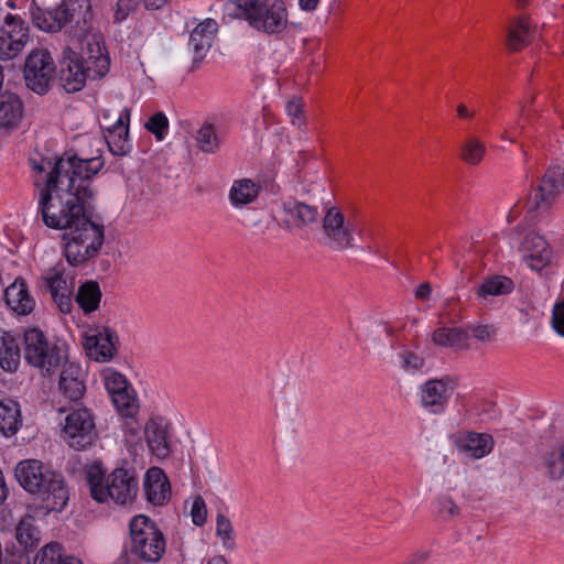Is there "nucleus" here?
I'll return each mask as SVG.
<instances>
[{"label":"nucleus","instance_id":"1","mask_svg":"<svg viewBox=\"0 0 564 564\" xmlns=\"http://www.w3.org/2000/svg\"><path fill=\"white\" fill-rule=\"evenodd\" d=\"M104 164L101 154L83 158L66 151L53 164L48 162L50 171L34 181L37 215L46 227L64 230V256L73 267L96 258L105 241V226L91 215V181Z\"/></svg>","mask_w":564,"mask_h":564},{"label":"nucleus","instance_id":"2","mask_svg":"<svg viewBox=\"0 0 564 564\" xmlns=\"http://www.w3.org/2000/svg\"><path fill=\"white\" fill-rule=\"evenodd\" d=\"M29 13L33 25L41 31L57 33L68 26V45H86L93 42L105 45L102 34L94 26L90 0H62L50 9H44L32 0Z\"/></svg>","mask_w":564,"mask_h":564},{"label":"nucleus","instance_id":"3","mask_svg":"<svg viewBox=\"0 0 564 564\" xmlns=\"http://www.w3.org/2000/svg\"><path fill=\"white\" fill-rule=\"evenodd\" d=\"M110 68L106 45L97 42L86 45H67L59 61L58 82L68 94L80 91L87 79L105 77Z\"/></svg>","mask_w":564,"mask_h":564},{"label":"nucleus","instance_id":"4","mask_svg":"<svg viewBox=\"0 0 564 564\" xmlns=\"http://www.w3.org/2000/svg\"><path fill=\"white\" fill-rule=\"evenodd\" d=\"M90 496L99 503L112 501L119 506L132 503L137 498L139 481L133 469L117 467L107 474L100 462L93 463L86 473Z\"/></svg>","mask_w":564,"mask_h":564},{"label":"nucleus","instance_id":"5","mask_svg":"<svg viewBox=\"0 0 564 564\" xmlns=\"http://www.w3.org/2000/svg\"><path fill=\"white\" fill-rule=\"evenodd\" d=\"M130 539L121 555L122 564L158 563L166 550L164 534L149 517L134 516L129 523Z\"/></svg>","mask_w":564,"mask_h":564},{"label":"nucleus","instance_id":"6","mask_svg":"<svg viewBox=\"0 0 564 564\" xmlns=\"http://www.w3.org/2000/svg\"><path fill=\"white\" fill-rule=\"evenodd\" d=\"M24 358L26 362L39 369L44 376L56 373L67 361L68 347L59 339L50 338L40 328L33 327L24 332Z\"/></svg>","mask_w":564,"mask_h":564},{"label":"nucleus","instance_id":"7","mask_svg":"<svg viewBox=\"0 0 564 564\" xmlns=\"http://www.w3.org/2000/svg\"><path fill=\"white\" fill-rule=\"evenodd\" d=\"M238 15L268 35L282 33L288 26V9L283 0H236Z\"/></svg>","mask_w":564,"mask_h":564},{"label":"nucleus","instance_id":"8","mask_svg":"<svg viewBox=\"0 0 564 564\" xmlns=\"http://www.w3.org/2000/svg\"><path fill=\"white\" fill-rule=\"evenodd\" d=\"M358 230V223L354 213L345 215L336 206L327 209L323 218V232L325 245L335 251H343L355 247L354 234Z\"/></svg>","mask_w":564,"mask_h":564},{"label":"nucleus","instance_id":"9","mask_svg":"<svg viewBox=\"0 0 564 564\" xmlns=\"http://www.w3.org/2000/svg\"><path fill=\"white\" fill-rule=\"evenodd\" d=\"M55 72L56 65L52 54L45 48H34L25 58L23 78L29 89L37 95H44L50 89Z\"/></svg>","mask_w":564,"mask_h":564},{"label":"nucleus","instance_id":"10","mask_svg":"<svg viewBox=\"0 0 564 564\" xmlns=\"http://www.w3.org/2000/svg\"><path fill=\"white\" fill-rule=\"evenodd\" d=\"M67 444L82 451L90 446L96 437V426L91 412L86 408L73 410L66 417L63 427Z\"/></svg>","mask_w":564,"mask_h":564},{"label":"nucleus","instance_id":"11","mask_svg":"<svg viewBox=\"0 0 564 564\" xmlns=\"http://www.w3.org/2000/svg\"><path fill=\"white\" fill-rule=\"evenodd\" d=\"M457 384V379L451 376L425 381L419 388L421 406L431 414H443Z\"/></svg>","mask_w":564,"mask_h":564},{"label":"nucleus","instance_id":"12","mask_svg":"<svg viewBox=\"0 0 564 564\" xmlns=\"http://www.w3.org/2000/svg\"><path fill=\"white\" fill-rule=\"evenodd\" d=\"M564 192V167L554 165L547 169L540 185L529 197V210L546 212Z\"/></svg>","mask_w":564,"mask_h":564},{"label":"nucleus","instance_id":"13","mask_svg":"<svg viewBox=\"0 0 564 564\" xmlns=\"http://www.w3.org/2000/svg\"><path fill=\"white\" fill-rule=\"evenodd\" d=\"M28 41V23L20 17L8 13L0 29V58H14L23 51Z\"/></svg>","mask_w":564,"mask_h":564},{"label":"nucleus","instance_id":"14","mask_svg":"<svg viewBox=\"0 0 564 564\" xmlns=\"http://www.w3.org/2000/svg\"><path fill=\"white\" fill-rule=\"evenodd\" d=\"M48 475L56 480V485L52 486V481L48 480L50 484L45 481L41 485V492H30L40 501V508L44 514L63 511L69 500V490L64 476L54 469ZM46 478L50 479V477Z\"/></svg>","mask_w":564,"mask_h":564},{"label":"nucleus","instance_id":"15","mask_svg":"<svg viewBox=\"0 0 564 564\" xmlns=\"http://www.w3.org/2000/svg\"><path fill=\"white\" fill-rule=\"evenodd\" d=\"M53 469L39 459H24L20 462L14 469V476L19 485L26 492H41V485L50 484L46 477H51L48 473ZM52 486L56 485L54 478H50Z\"/></svg>","mask_w":564,"mask_h":564},{"label":"nucleus","instance_id":"16","mask_svg":"<svg viewBox=\"0 0 564 564\" xmlns=\"http://www.w3.org/2000/svg\"><path fill=\"white\" fill-rule=\"evenodd\" d=\"M317 218L318 209L316 206L294 198H289L282 203V219L280 226L288 231L303 229L316 223Z\"/></svg>","mask_w":564,"mask_h":564},{"label":"nucleus","instance_id":"17","mask_svg":"<svg viewBox=\"0 0 564 564\" xmlns=\"http://www.w3.org/2000/svg\"><path fill=\"white\" fill-rule=\"evenodd\" d=\"M217 31V22L213 19H205L191 32L188 47L193 52L192 69L197 68L206 57Z\"/></svg>","mask_w":564,"mask_h":564},{"label":"nucleus","instance_id":"18","mask_svg":"<svg viewBox=\"0 0 564 564\" xmlns=\"http://www.w3.org/2000/svg\"><path fill=\"white\" fill-rule=\"evenodd\" d=\"M521 250L525 263L534 271H541L552 258L547 241L535 232H530L524 237Z\"/></svg>","mask_w":564,"mask_h":564},{"label":"nucleus","instance_id":"19","mask_svg":"<svg viewBox=\"0 0 564 564\" xmlns=\"http://www.w3.org/2000/svg\"><path fill=\"white\" fill-rule=\"evenodd\" d=\"M58 371V388L62 393L72 401L80 400L86 391L82 367L77 362L67 359Z\"/></svg>","mask_w":564,"mask_h":564},{"label":"nucleus","instance_id":"20","mask_svg":"<svg viewBox=\"0 0 564 564\" xmlns=\"http://www.w3.org/2000/svg\"><path fill=\"white\" fill-rule=\"evenodd\" d=\"M130 109L123 108L117 122L108 129L106 142L109 151L116 156H124L130 153L132 145L129 140Z\"/></svg>","mask_w":564,"mask_h":564},{"label":"nucleus","instance_id":"21","mask_svg":"<svg viewBox=\"0 0 564 564\" xmlns=\"http://www.w3.org/2000/svg\"><path fill=\"white\" fill-rule=\"evenodd\" d=\"M144 495L153 506H163L171 497V484L160 467H151L144 476Z\"/></svg>","mask_w":564,"mask_h":564},{"label":"nucleus","instance_id":"22","mask_svg":"<svg viewBox=\"0 0 564 564\" xmlns=\"http://www.w3.org/2000/svg\"><path fill=\"white\" fill-rule=\"evenodd\" d=\"M44 281L58 310L63 314H69L73 308L72 291L63 276L62 270L58 268L50 269L44 276Z\"/></svg>","mask_w":564,"mask_h":564},{"label":"nucleus","instance_id":"23","mask_svg":"<svg viewBox=\"0 0 564 564\" xmlns=\"http://www.w3.org/2000/svg\"><path fill=\"white\" fill-rule=\"evenodd\" d=\"M6 304L18 315H29L35 307L28 284L22 278H17L4 291Z\"/></svg>","mask_w":564,"mask_h":564},{"label":"nucleus","instance_id":"24","mask_svg":"<svg viewBox=\"0 0 564 564\" xmlns=\"http://www.w3.org/2000/svg\"><path fill=\"white\" fill-rule=\"evenodd\" d=\"M227 131L213 121H204L196 132L195 141L199 151L207 154L217 153L226 141Z\"/></svg>","mask_w":564,"mask_h":564},{"label":"nucleus","instance_id":"25","mask_svg":"<svg viewBox=\"0 0 564 564\" xmlns=\"http://www.w3.org/2000/svg\"><path fill=\"white\" fill-rule=\"evenodd\" d=\"M117 341L118 336L116 332L109 327H105L96 335L88 338L90 355L94 356L97 361H108L117 351Z\"/></svg>","mask_w":564,"mask_h":564},{"label":"nucleus","instance_id":"26","mask_svg":"<svg viewBox=\"0 0 564 564\" xmlns=\"http://www.w3.org/2000/svg\"><path fill=\"white\" fill-rule=\"evenodd\" d=\"M261 192V184L251 178H238L229 189V202L235 208H242L254 203Z\"/></svg>","mask_w":564,"mask_h":564},{"label":"nucleus","instance_id":"27","mask_svg":"<svg viewBox=\"0 0 564 564\" xmlns=\"http://www.w3.org/2000/svg\"><path fill=\"white\" fill-rule=\"evenodd\" d=\"M456 444L459 451L478 459L485 457L492 451L494 438L486 433L469 432L460 436Z\"/></svg>","mask_w":564,"mask_h":564},{"label":"nucleus","instance_id":"28","mask_svg":"<svg viewBox=\"0 0 564 564\" xmlns=\"http://www.w3.org/2000/svg\"><path fill=\"white\" fill-rule=\"evenodd\" d=\"M23 116V104L13 93L0 94V127L12 129L18 127Z\"/></svg>","mask_w":564,"mask_h":564},{"label":"nucleus","instance_id":"29","mask_svg":"<svg viewBox=\"0 0 564 564\" xmlns=\"http://www.w3.org/2000/svg\"><path fill=\"white\" fill-rule=\"evenodd\" d=\"M21 359V350L15 336L0 330V368L7 372L17 371Z\"/></svg>","mask_w":564,"mask_h":564},{"label":"nucleus","instance_id":"30","mask_svg":"<svg viewBox=\"0 0 564 564\" xmlns=\"http://www.w3.org/2000/svg\"><path fill=\"white\" fill-rule=\"evenodd\" d=\"M148 446L158 458H165L170 454L166 429L160 421L150 420L144 429Z\"/></svg>","mask_w":564,"mask_h":564},{"label":"nucleus","instance_id":"31","mask_svg":"<svg viewBox=\"0 0 564 564\" xmlns=\"http://www.w3.org/2000/svg\"><path fill=\"white\" fill-rule=\"evenodd\" d=\"M22 425L20 405L12 399L0 401V433L9 437L14 435Z\"/></svg>","mask_w":564,"mask_h":564},{"label":"nucleus","instance_id":"32","mask_svg":"<svg viewBox=\"0 0 564 564\" xmlns=\"http://www.w3.org/2000/svg\"><path fill=\"white\" fill-rule=\"evenodd\" d=\"M101 290L97 281L88 280L82 283L75 295V301L82 311L87 315L99 308Z\"/></svg>","mask_w":564,"mask_h":564},{"label":"nucleus","instance_id":"33","mask_svg":"<svg viewBox=\"0 0 564 564\" xmlns=\"http://www.w3.org/2000/svg\"><path fill=\"white\" fill-rule=\"evenodd\" d=\"M533 32L529 20L519 18L514 20L508 28L506 45L509 51L517 52L531 42Z\"/></svg>","mask_w":564,"mask_h":564},{"label":"nucleus","instance_id":"34","mask_svg":"<svg viewBox=\"0 0 564 564\" xmlns=\"http://www.w3.org/2000/svg\"><path fill=\"white\" fill-rule=\"evenodd\" d=\"M432 341L441 347L462 348L467 341V330L458 327H438L432 334Z\"/></svg>","mask_w":564,"mask_h":564},{"label":"nucleus","instance_id":"35","mask_svg":"<svg viewBox=\"0 0 564 564\" xmlns=\"http://www.w3.org/2000/svg\"><path fill=\"white\" fill-rule=\"evenodd\" d=\"M15 536L18 542L24 546L23 551L36 546L41 540V531L34 523V517L26 514L23 517L18 527Z\"/></svg>","mask_w":564,"mask_h":564},{"label":"nucleus","instance_id":"36","mask_svg":"<svg viewBox=\"0 0 564 564\" xmlns=\"http://www.w3.org/2000/svg\"><path fill=\"white\" fill-rule=\"evenodd\" d=\"M513 290V282L506 276H492L486 279L477 289L479 297L499 296L511 293Z\"/></svg>","mask_w":564,"mask_h":564},{"label":"nucleus","instance_id":"37","mask_svg":"<svg viewBox=\"0 0 564 564\" xmlns=\"http://www.w3.org/2000/svg\"><path fill=\"white\" fill-rule=\"evenodd\" d=\"M486 147L476 137H469L460 147V159L470 165H478L485 156Z\"/></svg>","mask_w":564,"mask_h":564},{"label":"nucleus","instance_id":"38","mask_svg":"<svg viewBox=\"0 0 564 564\" xmlns=\"http://www.w3.org/2000/svg\"><path fill=\"white\" fill-rule=\"evenodd\" d=\"M70 556L63 552V547L57 542L46 544L34 558V564H65Z\"/></svg>","mask_w":564,"mask_h":564},{"label":"nucleus","instance_id":"39","mask_svg":"<svg viewBox=\"0 0 564 564\" xmlns=\"http://www.w3.org/2000/svg\"><path fill=\"white\" fill-rule=\"evenodd\" d=\"M116 409L121 415L132 417L138 411V404L131 387L111 397Z\"/></svg>","mask_w":564,"mask_h":564},{"label":"nucleus","instance_id":"40","mask_svg":"<svg viewBox=\"0 0 564 564\" xmlns=\"http://www.w3.org/2000/svg\"><path fill=\"white\" fill-rule=\"evenodd\" d=\"M544 464L552 479L564 477V443L545 455Z\"/></svg>","mask_w":564,"mask_h":564},{"label":"nucleus","instance_id":"41","mask_svg":"<svg viewBox=\"0 0 564 564\" xmlns=\"http://www.w3.org/2000/svg\"><path fill=\"white\" fill-rule=\"evenodd\" d=\"M216 535L221 540V544L226 550L234 551L236 549L231 521L223 513H218L216 518Z\"/></svg>","mask_w":564,"mask_h":564},{"label":"nucleus","instance_id":"42","mask_svg":"<svg viewBox=\"0 0 564 564\" xmlns=\"http://www.w3.org/2000/svg\"><path fill=\"white\" fill-rule=\"evenodd\" d=\"M144 127L155 135L156 140L162 141L169 130V120L166 116L160 111L151 116Z\"/></svg>","mask_w":564,"mask_h":564},{"label":"nucleus","instance_id":"43","mask_svg":"<svg viewBox=\"0 0 564 564\" xmlns=\"http://www.w3.org/2000/svg\"><path fill=\"white\" fill-rule=\"evenodd\" d=\"M399 356L401 367L408 372L422 371L425 367V359L412 350H403Z\"/></svg>","mask_w":564,"mask_h":564},{"label":"nucleus","instance_id":"44","mask_svg":"<svg viewBox=\"0 0 564 564\" xmlns=\"http://www.w3.org/2000/svg\"><path fill=\"white\" fill-rule=\"evenodd\" d=\"M464 330H467V339L470 335L482 343L492 341L497 336L494 325H468Z\"/></svg>","mask_w":564,"mask_h":564},{"label":"nucleus","instance_id":"45","mask_svg":"<svg viewBox=\"0 0 564 564\" xmlns=\"http://www.w3.org/2000/svg\"><path fill=\"white\" fill-rule=\"evenodd\" d=\"M436 513L443 520H451L458 516L459 508L448 496H442L436 500Z\"/></svg>","mask_w":564,"mask_h":564},{"label":"nucleus","instance_id":"46","mask_svg":"<svg viewBox=\"0 0 564 564\" xmlns=\"http://www.w3.org/2000/svg\"><path fill=\"white\" fill-rule=\"evenodd\" d=\"M285 111L291 118V123L297 128L305 126V117L303 115V105L300 99L289 100L285 105Z\"/></svg>","mask_w":564,"mask_h":564},{"label":"nucleus","instance_id":"47","mask_svg":"<svg viewBox=\"0 0 564 564\" xmlns=\"http://www.w3.org/2000/svg\"><path fill=\"white\" fill-rule=\"evenodd\" d=\"M105 386L111 397L130 387L124 376L118 372L107 376L105 379Z\"/></svg>","mask_w":564,"mask_h":564},{"label":"nucleus","instance_id":"48","mask_svg":"<svg viewBox=\"0 0 564 564\" xmlns=\"http://www.w3.org/2000/svg\"><path fill=\"white\" fill-rule=\"evenodd\" d=\"M140 3V0H118L113 13L115 22L120 23L124 21Z\"/></svg>","mask_w":564,"mask_h":564},{"label":"nucleus","instance_id":"49","mask_svg":"<svg viewBox=\"0 0 564 564\" xmlns=\"http://www.w3.org/2000/svg\"><path fill=\"white\" fill-rule=\"evenodd\" d=\"M192 521L195 525L202 527L207 520V509L204 499L197 496L192 505L191 509Z\"/></svg>","mask_w":564,"mask_h":564},{"label":"nucleus","instance_id":"50","mask_svg":"<svg viewBox=\"0 0 564 564\" xmlns=\"http://www.w3.org/2000/svg\"><path fill=\"white\" fill-rule=\"evenodd\" d=\"M3 564H30V556L26 551L18 550L10 551L6 550V555H2Z\"/></svg>","mask_w":564,"mask_h":564},{"label":"nucleus","instance_id":"51","mask_svg":"<svg viewBox=\"0 0 564 564\" xmlns=\"http://www.w3.org/2000/svg\"><path fill=\"white\" fill-rule=\"evenodd\" d=\"M552 325L554 330L564 337V301L554 305Z\"/></svg>","mask_w":564,"mask_h":564},{"label":"nucleus","instance_id":"52","mask_svg":"<svg viewBox=\"0 0 564 564\" xmlns=\"http://www.w3.org/2000/svg\"><path fill=\"white\" fill-rule=\"evenodd\" d=\"M523 129L524 127L520 123V121H517L514 124L510 126L503 131L501 138L510 142H514L517 134L522 133Z\"/></svg>","mask_w":564,"mask_h":564},{"label":"nucleus","instance_id":"53","mask_svg":"<svg viewBox=\"0 0 564 564\" xmlns=\"http://www.w3.org/2000/svg\"><path fill=\"white\" fill-rule=\"evenodd\" d=\"M430 557L429 551H417L413 553L404 563L402 564H424Z\"/></svg>","mask_w":564,"mask_h":564},{"label":"nucleus","instance_id":"54","mask_svg":"<svg viewBox=\"0 0 564 564\" xmlns=\"http://www.w3.org/2000/svg\"><path fill=\"white\" fill-rule=\"evenodd\" d=\"M432 293V286L429 282L421 283L415 290V297L419 300H427Z\"/></svg>","mask_w":564,"mask_h":564},{"label":"nucleus","instance_id":"55","mask_svg":"<svg viewBox=\"0 0 564 564\" xmlns=\"http://www.w3.org/2000/svg\"><path fill=\"white\" fill-rule=\"evenodd\" d=\"M170 0H140L147 10H158L165 6Z\"/></svg>","mask_w":564,"mask_h":564},{"label":"nucleus","instance_id":"56","mask_svg":"<svg viewBox=\"0 0 564 564\" xmlns=\"http://www.w3.org/2000/svg\"><path fill=\"white\" fill-rule=\"evenodd\" d=\"M457 115L462 119H470L475 116V111L468 109L464 104L457 106Z\"/></svg>","mask_w":564,"mask_h":564},{"label":"nucleus","instance_id":"57","mask_svg":"<svg viewBox=\"0 0 564 564\" xmlns=\"http://www.w3.org/2000/svg\"><path fill=\"white\" fill-rule=\"evenodd\" d=\"M319 0H299V6L302 10L313 11L316 9Z\"/></svg>","mask_w":564,"mask_h":564},{"label":"nucleus","instance_id":"58","mask_svg":"<svg viewBox=\"0 0 564 564\" xmlns=\"http://www.w3.org/2000/svg\"><path fill=\"white\" fill-rule=\"evenodd\" d=\"M8 492L9 491L4 481L3 474L0 470V505H2L3 501L7 499Z\"/></svg>","mask_w":564,"mask_h":564},{"label":"nucleus","instance_id":"59","mask_svg":"<svg viewBox=\"0 0 564 564\" xmlns=\"http://www.w3.org/2000/svg\"><path fill=\"white\" fill-rule=\"evenodd\" d=\"M207 564H227V560L224 555H215L208 560Z\"/></svg>","mask_w":564,"mask_h":564},{"label":"nucleus","instance_id":"60","mask_svg":"<svg viewBox=\"0 0 564 564\" xmlns=\"http://www.w3.org/2000/svg\"><path fill=\"white\" fill-rule=\"evenodd\" d=\"M65 564H83V562L79 558H76L73 556V557H69Z\"/></svg>","mask_w":564,"mask_h":564},{"label":"nucleus","instance_id":"61","mask_svg":"<svg viewBox=\"0 0 564 564\" xmlns=\"http://www.w3.org/2000/svg\"><path fill=\"white\" fill-rule=\"evenodd\" d=\"M278 189H279V186H278V185H275V184H272V185H271L270 191H271L272 193H276V192H278Z\"/></svg>","mask_w":564,"mask_h":564},{"label":"nucleus","instance_id":"62","mask_svg":"<svg viewBox=\"0 0 564 564\" xmlns=\"http://www.w3.org/2000/svg\"><path fill=\"white\" fill-rule=\"evenodd\" d=\"M35 170L40 171L41 173L44 172L45 167L43 165H35Z\"/></svg>","mask_w":564,"mask_h":564}]
</instances>
